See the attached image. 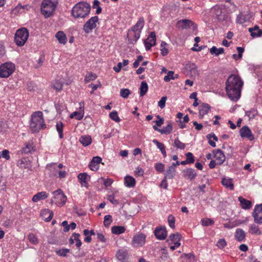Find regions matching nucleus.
<instances>
[{
	"instance_id": "obj_22",
	"label": "nucleus",
	"mask_w": 262,
	"mask_h": 262,
	"mask_svg": "<svg viewBox=\"0 0 262 262\" xmlns=\"http://www.w3.org/2000/svg\"><path fill=\"white\" fill-rule=\"evenodd\" d=\"M183 174L185 178H187L191 181L194 180L196 176L195 170L192 168H187L184 170Z\"/></svg>"
},
{
	"instance_id": "obj_29",
	"label": "nucleus",
	"mask_w": 262,
	"mask_h": 262,
	"mask_svg": "<svg viewBox=\"0 0 262 262\" xmlns=\"http://www.w3.org/2000/svg\"><path fill=\"white\" fill-rule=\"evenodd\" d=\"M249 31L253 37H259L262 34V30L259 29L257 26H255L254 28H249Z\"/></svg>"
},
{
	"instance_id": "obj_46",
	"label": "nucleus",
	"mask_w": 262,
	"mask_h": 262,
	"mask_svg": "<svg viewBox=\"0 0 262 262\" xmlns=\"http://www.w3.org/2000/svg\"><path fill=\"white\" fill-rule=\"evenodd\" d=\"M56 129L59 133L60 139L63 138V123L61 122H58L56 125Z\"/></svg>"
},
{
	"instance_id": "obj_25",
	"label": "nucleus",
	"mask_w": 262,
	"mask_h": 262,
	"mask_svg": "<svg viewBox=\"0 0 262 262\" xmlns=\"http://www.w3.org/2000/svg\"><path fill=\"white\" fill-rule=\"evenodd\" d=\"M241 207L244 209H249L251 207V202L242 196L238 197Z\"/></svg>"
},
{
	"instance_id": "obj_16",
	"label": "nucleus",
	"mask_w": 262,
	"mask_h": 262,
	"mask_svg": "<svg viewBox=\"0 0 262 262\" xmlns=\"http://www.w3.org/2000/svg\"><path fill=\"white\" fill-rule=\"evenodd\" d=\"M239 132L241 136L243 138H248L250 141L254 139V136L252 135L251 130L247 126L243 127L240 129Z\"/></svg>"
},
{
	"instance_id": "obj_13",
	"label": "nucleus",
	"mask_w": 262,
	"mask_h": 262,
	"mask_svg": "<svg viewBox=\"0 0 262 262\" xmlns=\"http://www.w3.org/2000/svg\"><path fill=\"white\" fill-rule=\"evenodd\" d=\"M156 41V34L154 32H151L148 37L144 41L146 50L148 51L151 47L155 46Z\"/></svg>"
},
{
	"instance_id": "obj_19",
	"label": "nucleus",
	"mask_w": 262,
	"mask_h": 262,
	"mask_svg": "<svg viewBox=\"0 0 262 262\" xmlns=\"http://www.w3.org/2000/svg\"><path fill=\"white\" fill-rule=\"evenodd\" d=\"M40 215L45 221L49 222L53 217V213L51 210L45 209L41 211Z\"/></svg>"
},
{
	"instance_id": "obj_54",
	"label": "nucleus",
	"mask_w": 262,
	"mask_h": 262,
	"mask_svg": "<svg viewBox=\"0 0 262 262\" xmlns=\"http://www.w3.org/2000/svg\"><path fill=\"white\" fill-rule=\"evenodd\" d=\"M112 222V216L110 215H106L104 217V225L106 227H108Z\"/></svg>"
},
{
	"instance_id": "obj_30",
	"label": "nucleus",
	"mask_w": 262,
	"mask_h": 262,
	"mask_svg": "<svg viewBox=\"0 0 262 262\" xmlns=\"http://www.w3.org/2000/svg\"><path fill=\"white\" fill-rule=\"evenodd\" d=\"M80 142L84 146H88L92 142V139L90 136H82L79 139Z\"/></svg>"
},
{
	"instance_id": "obj_40",
	"label": "nucleus",
	"mask_w": 262,
	"mask_h": 262,
	"mask_svg": "<svg viewBox=\"0 0 262 262\" xmlns=\"http://www.w3.org/2000/svg\"><path fill=\"white\" fill-rule=\"evenodd\" d=\"M214 14L215 17L220 21H222L224 19V16L222 15V9L219 8H214Z\"/></svg>"
},
{
	"instance_id": "obj_53",
	"label": "nucleus",
	"mask_w": 262,
	"mask_h": 262,
	"mask_svg": "<svg viewBox=\"0 0 262 262\" xmlns=\"http://www.w3.org/2000/svg\"><path fill=\"white\" fill-rule=\"evenodd\" d=\"M201 224L203 226H208L213 225L214 224V221L210 219L205 218L201 220Z\"/></svg>"
},
{
	"instance_id": "obj_7",
	"label": "nucleus",
	"mask_w": 262,
	"mask_h": 262,
	"mask_svg": "<svg viewBox=\"0 0 262 262\" xmlns=\"http://www.w3.org/2000/svg\"><path fill=\"white\" fill-rule=\"evenodd\" d=\"M53 198L51 200V203H55L59 206H62L65 204L67 201V196L63 193L61 189H58L52 192Z\"/></svg>"
},
{
	"instance_id": "obj_28",
	"label": "nucleus",
	"mask_w": 262,
	"mask_h": 262,
	"mask_svg": "<svg viewBox=\"0 0 262 262\" xmlns=\"http://www.w3.org/2000/svg\"><path fill=\"white\" fill-rule=\"evenodd\" d=\"M56 38L58 40L59 42L65 45L67 41L66 35L63 31H58L55 35Z\"/></svg>"
},
{
	"instance_id": "obj_21",
	"label": "nucleus",
	"mask_w": 262,
	"mask_h": 262,
	"mask_svg": "<svg viewBox=\"0 0 262 262\" xmlns=\"http://www.w3.org/2000/svg\"><path fill=\"white\" fill-rule=\"evenodd\" d=\"M77 177L82 186H86L90 180V176L86 173H80Z\"/></svg>"
},
{
	"instance_id": "obj_45",
	"label": "nucleus",
	"mask_w": 262,
	"mask_h": 262,
	"mask_svg": "<svg viewBox=\"0 0 262 262\" xmlns=\"http://www.w3.org/2000/svg\"><path fill=\"white\" fill-rule=\"evenodd\" d=\"M167 43H166L165 41H162L161 43V54L163 56H165L167 55L168 53V50L167 48Z\"/></svg>"
},
{
	"instance_id": "obj_23",
	"label": "nucleus",
	"mask_w": 262,
	"mask_h": 262,
	"mask_svg": "<svg viewBox=\"0 0 262 262\" xmlns=\"http://www.w3.org/2000/svg\"><path fill=\"white\" fill-rule=\"evenodd\" d=\"M210 109L209 104L203 103L199 107V117L202 118L205 115L207 114Z\"/></svg>"
},
{
	"instance_id": "obj_38",
	"label": "nucleus",
	"mask_w": 262,
	"mask_h": 262,
	"mask_svg": "<svg viewBox=\"0 0 262 262\" xmlns=\"http://www.w3.org/2000/svg\"><path fill=\"white\" fill-rule=\"evenodd\" d=\"M182 257L184 259L183 262H194L195 261L194 255L191 253L183 254Z\"/></svg>"
},
{
	"instance_id": "obj_11",
	"label": "nucleus",
	"mask_w": 262,
	"mask_h": 262,
	"mask_svg": "<svg viewBox=\"0 0 262 262\" xmlns=\"http://www.w3.org/2000/svg\"><path fill=\"white\" fill-rule=\"evenodd\" d=\"M252 216L256 223L262 224V204L255 205Z\"/></svg>"
},
{
	"instance_id": "obj_56",
	"label": "nucleus",
	"mask_w": 262,
	"mask_h": 262,
	"mask_svg": "<svg viewBox=\"0 0 262 262\" xmlns=\"http://www.w3.org/2000/svg\"><path fill=\"white\" fill-rule=\"evenodd\" d=\"M216 245L219 248L222 249L227 245V243L225 239L221 238L217 241Z\"/></svg>"
},
{
	"instance_id": "obj_12",
	"label": "nucleus",
	"mask_w": 262,
	"mask_h": 262,
	"mask_svg": "<svg viewBox=\"0 0 262 262\" xmlns=\"http://www.w3.org/2000/svg\"><path fill=\"white\" fill-rule=\"evenodd\" d=\"M177 27L181 29H188L192 27L193 30L197 28V26L191 20L184 19L179 20L177 23Z\"/></svg>"
},
{
	"instance_id": "obj_37",
	"label": "nucleus",
	"mask_w": 262,
	"mask_h": 262,
	"mask_svg": "<svg viewBox=\"0 0 262 262\" xmlns=\"http://www.w3.org/2000/svg\"><path fill=\"white\" fill-rule=\"evenodd\" d=\"M249 232L251 234H258L260 235L261 234V232L258 226L255 224L250 225L249 227Z\"/></svg>"
},
{
	"instance_id": "obj_26",
	"label": "nucleus",
	"mask_w": 262,
	"mask_h": 262,
	"mask_svg": "<svg viewBox=\"0 0 262 262\" xmlns=\"http://www.w3.org/2000/svg\"><path fill=\"white\" fill-rule=\"evenodd\" d=\"M35 150V146L32 141H29L25 144V146L23 147L21 150L22 153L28 154L32 151Z\"/></svg>"
},
{
	"instance_id": "obj_41",
	"label": "nucleus",
	"mask_w": 262,
	"mask_h": 262,
	"mask_svg": "<svg viewBox=\"0 0 262 262\" xmlns=\"http://www.w3.org/2000/svg\"><path fill=\"white\" fill-rule=\"evenodd\" d=\"M17 165L21 168H28L30 166V164L29 161L24 159L18 161Z\"/></svg>"
},
{
	"instance_id": "obj_55",
	"label": "nucleus",
	"mask_w": 262,
	"mask_h": 262,
	"mask_svg": "<svg viewBox=\"0 0 262 262\" xmlns=\"http://www.w3.org/2000/svg\"><path fill=\"white\" fill-rule=\"evenodd\" d=\"M130 94V91L127 89H122L120 90V96L123 98H127Z\"/></svg>"
},
{
	"instance_id": "obj_43",
	"label": "nucleus",
	"mask_w": 262,
	"mask_h": 262,
	"mask_svg": "<svg viewBox=\"0 0 262 262\" xmlns=\"http://www.w3.org/2000/svg\"><path fill=\"white\" fill-rule=\"evenodd\" d=\"M246 115L247 116L249 119H253L257 115V111L254 108H252L249 111L245 112Z\"/></svg>"
},
{
	"instance_id": "obj_27",
	"label": "nucleus",
	"mask_w": 262,
	"mask_h": 262,
	"mask_svg": "<svg viewBox=\"0 0 262 262\" xmlns=\"http://www.w3.org/2000/svg\"><path fill=\"white\" fill-rule=\"evenodd\" d=\"M48 198V194L45 191L38 192L33 196L32 201L37 202L41 200H45Z\"/></svg>"
},
{
	"instance_id": "obj_10",
	"label": "nucleus",
	"mask_w": 262,
	"mask_h": 262,
	"mask_svg": "<svg viewBox=\"0 0 262 262\" xmlns=\"http://www.w3.org/2000/svg\"><path fill=\"white\" fill-rule=\"evenodd\" d=\"M98 21V17L97 16L92 17L89 19L83 26V31L86 33H90L97 27V23Z\"/></svg>"
},
{
	"instance_id": "obj_24",
	"label": "nucleus",
	"mask_w": 262,
	"mask_h": 262,
	"mask_svg": "<svg viewBox=\"0 0 262 262\" xmlns=\"http://www.w3.org/2000/svg\"><path fill=\"white\" fill-rule=\"evenodd\" d=\"M124 184L129 188H133L136 185V180L132 176H126L124 177Z\"/></svg>"
},
{
	"instance_id": "obj_61",
	"label": "nucleus",
	"mask_w": 262,
	"mask_h": 262,
	"mask_svg": "<svg viewBox=\"0 0 262 262\" xmlns=\"http://www.w3.org/2000/svg\"><path fill=\"white\" fill-rule=\"evenodd\" d=\"M97 77L96 74H93L92 73H89L85 77V80L87 82L94 80Z\"/></svg>"
},
{
	"instance_id": "obj_36",
	"label": "nucleus",
	"mask_w": 262,
	"mask_h": 262,
	"mask_svg": "<svg viewBox=\"0 0 262 262\" xmlns=\"http://www.w3.org/2000/svg\"><path fill=\"white\" fill-rule=\"evenodd\" d=\"M235 237L236 239L239 241L241 242L245 238V233L244 231L241 229H237L235 233Z\"/></svg>"
},
{
	"instance_id": "obj_47",
	"label": "nucleus",
	"mask_w": 262,
	"mask_h": 262,
	"mask_svg": "<svg viewBox=\"0 0 262 262\" xmlns=\"http://www.w3.org/2000/svg\"><path fill=\"white\" fill-rule=\"evenodd\" d=\"M84 116V113L79 112H74L71 115L70 118H75L77 120H81Z\"/></svg>"
},
{
	"instance_id": "obj_50",
	"label": "nucleus",
	"mask_w": 262,
	"mask_h": 262,
	"mask_svg": "<svg viewBox=\"0 0 262 262\" xmlns=\"http://www.w3.org/2000/svg\"><path fill=\"white\" fill-rule=\"evenodd\" d=\"M168 223L170 228H175V217L171 214L168 215L167 218Z\"/></svg>"
},
{
	"instance_id": "obj_14",
	"label": "nucleus",
	"mask_w": 262,
	"mask_h": 262,
	"mask_svg": "<svg viewBox=\"0 0 262 262\" xmlns=\"http://www.w3.org/2000/svg\"><path fill=\"white\" fill-rule=\"evenodd\" d=\"M128 257V251L126 249L119 250L116 253L117 258L121 262H126Z\"/></svg>"
},
{
	"instance_id": "obj_20",
	"label": "nucleus",
	"mask_w": 262,
	"mask_h": 262,
	"mask_svg": "<svg viewBox=\"0 0 262 262\" xmlns=\"http://www.w3.org/2000/svg\"><path fill=\"white\" fill-rule=\"evenodd\" d=\"M251 16L249 14L244 13H240L237 16L236 23L239 24H243L246 22L250 21Z\"/></svg>"
},
{
	"instance_id": "obj_35",
	"label": "nucleus",
	"mask_w": 262,
	"mask_h": 262,
	"mask_svg": "<svg viewBox=\"0 0 262 262\" xmlns=\"http://www.w3.org/2000/svg\"><path fill=\"white\" fill-rule=\"evenodd\" d=\"M148 86L147 82L145 81H142L140 87V96H143L148 91Z\"/></svg>"
},
{
	"instance_id": "obj_15",
	"label": "nucleus",
	"mask_w": 262,
	"mask_h": 262,
	"mask_svg": "<svg viewBox=\"0 0 262 262\" xmlns=\"http://www.w3.org/2000/svg\"><path fill=\"white\" fill-rule=\"evenodd\" d=\"M214 157L217 164L221 165L225 161V156L221 149L213 151Z\"/></svg>"
},
{
	"instance_id": "obj_60",
	"label": "nucleus",
	"mask_w": 262,
	"mask_h": 262,
	"mask_svg": "<svg viewBox=\"0 0 262 262\" xmlns=\"http://www.w3.org/2000/svg\"><path fill=\"white\" fill-rule=\"evenodd\" d=\"M169 238L172 242L176 241L177 240L180 241L181 235L178 233H177L176 234H172L169 236Z\"/></svg>"
},
{
	"instance_id": "obj_34",
	"label": "nucleus",
	"mask_w": 262,
	"mask_h": 262,
	"mask_svg": "<svg viewBox=\"0 0 262 262\" xmlns=\"http://www.w3.org/2000/svg\"><path fill=\"white\" fill-rule=\"evenodd\" d=\"M176 169L173 166H169L165 174V178L167 179H172L175 176Z\"/></svg>"
},
{
	"instance_id": "obj_4",
	"label": "nucleus",
	"mask_w": 262,
	"mask_h": 262,
	"mask_svg": "<svg viewBox=\"0 0 262 262\" xmlns=\"http://www.w3.org/2000/svg\"><path fill=\"white\" fill-rule=\"evenodd\" d=\"M144 26L143 17H140L137 23L129 30L128 40L132 44H135L140 37L141 32Z\"/></svg>"
},
{
	"instance_id": "obj_1",
	"label": "nucleus",
	"mask_w": 262,
	"mask_h": 262,
	"mask_svg": "<svg viewBox=\"0 0 262 262\" xmlns=\"http://www.w3.org/2000/svg\"><path fill=\"white\" fill-rule=\"evenodd\" d=\"M243 82L236 75L232 74L226 82V91L229 98L232 101H236L241 97Z\"/></svg>"
},
{
	"instance_id": "obj_9",
	"label": "nucleus",
	"mask_w": 262,
	"mask_h": 262,
	"mask_svg": "<svg viewBox=\"0 0 262 262\" xmlns=\"http://www.w3.org/2000/svg\"><path fill=\"white\" fill-rule=\"evenodd\" d=\"M146 238L145 234L142 233H138L133 237L131 245L134 247H141L145 245Z\"/></svg>"
},
{
	"instance_id": "obj_3",
	"label": "nucleus",
	"mask_w": 262,
	"mask_h": 262,
	"mask_svg": "<svg viewBox=\"0 0 262 262\" xmlns=\"http://www.w3.org/2000/svg\"><path fill=\"white\" fill-rule=\"evenodd\" d=\"M30 125L32 131L34 132H38L46 127L43 114L41 111H37L32 114Z\"/></svg>"
},
{
	"instance_id": "obj_62",
	"label": "nucleus",
	"mask_w": 262,
	"mask_h": 262,
	"mask_svg": "<svg viewBox=\"0 0 262 262\" xmlns=\"http://www.w3.org/2000/svg\"><path fill=\"white\" fill-rule=\"evenodd\" d=\"M165 166L163 164L159 163H156L155 165V169L159 172H162L164 170Z\"/></svg>"
},
{
	"instance_id": "obj_8",
	"label": "nucleus",
	"mask_w": 262,
	"mask_h": 262,
	"mask_svg": "<svg viewBox=\"0 0 262 262\" xmlns=\"http://www.w3.org/2000/svg\"><path fill=\"white\" fill-rule=\"evenodd\" d=\"M15 65L12 62L4 63L0 66V77L6 78L10 76L15 70Z\"/></svg>"
},
{
	"instance_id": "obj_57",
	"label": "nucleus",
	"mask_w": 262,
	"mask_h": 262,
	"mask_svg": "<svg viewBox=\"0 0 262 262\" xmlns=\"http://www.w3.org/2000/svg\"><path fill=\"white\" fill-rule=\"evenodd\" d=\"M70 252V250L68 249L64 248L56 251V253L61 256H66L67 253Z\"/></svg>"
},
{
	"instance_id": "obj_64",
	"label": "nucleus",
	"mask_w": 262,
	"mask_h": 262,
	"mask_svg": "<svg viewBox=\"0 0 262 262\" xmlns=\"http://www.w3.org/2000/svg\"><path fill=\"white\" fill-rule=\"evenodd\" d=\"M1 156H2L3 158H5L6 160H9L10 159V156H9V151L7 149L3 150L1 152Z\"/></svg>"
},
{
	"instance_id": "obj_49",
	"label": "nucleus",
	"mask_w": 262,
	"mask_h": 262,
	"mask_svg": "<svg viewBox=\"0 0 262 262\" xmlns=\"http://www.w3.org/2000/svg\"><path fill=\"white\" fill-rule=\"evenodd\" d=\"M110 117L111 119L115 121L116 122H119L120 121V119L118 116V113L116 111H114L111 112L110 115Z\"/></svg>"
},
{
	"instance_id": "obj_5",
	"label": "nucleus",
	"mask_w": 262,
	"mask_h": 262,
	"mask_svg": "<svg viewBox=\"0 0 262 262\" xmlns=\"http://www.w3.org/2000/svg\"><path fill=\"white\" fill-rule=\"evenodd\" d=\"M57 4L58 0H43L40 7L41 13L45 17H49L53 14Z\"/></svg>"
},
{
	"instance_id": "obj_6",
	"label": "nucleus",
	"mask_w": 262,
	"mask_h": 262,
	"mask_svg": "<svg viewBox=\"0 0 262 262\" xmlns=\"http://www.w3.org/2000/svg\"><path fill=\"white\" fill-rule=\"evenodd\" d=\"M29 37V31L26 28L18 29L15 34L14 41L16 45L21 47L25 45Z\"/></svg>"
},
{
	"instance_id": "obj_17",
	"label": "nucleus",
	"mask_w": 262,
	"mask_h": 262,
	"mask_svg": "<svg viewBox=\"0 0 262 262\" xmlns=\"http://www.w3.org/2000/svg\"><path fill=\"white\" fill-rule=\"evenodd\" d=\"M154 233L156 238L160 240H163L167 236V231L165 228H156Z\"/></svg>"
},
{
	"instance_id": "obj_58",
	"label": "nucleus",
	"mask_w": 262,
	"mask_h": 262,
	"mask_svg": "<svg viewBox=\"0 0 262 262\" xmlns=\"http://www.w3.org/2000/svg\"><path fill=\"white\" fill-rule=\"evenodd\" d=\"M187 164L193 163L194 162V157L191 152H187L186 154Z\"/></svg>"
},
{
	"instance_id": "obj_48",
	"label": "nucleus",
	"mask_w": 262,
	"mask_h": 262,
	"mask_svg": "<svg viewBox=\"0 0 262 262\" xmlns=\"http://www.w3.org/2000/svg\"><path fill=\"white\" fill-rule=\"evenodd\" d=\"M174 144L177 148L181 149H184L186 146L185 144L181 142L178 138L174 139Z\"/></svg>"
},
{
	"instance_id": "obj_63",
	"label": "nucleus",
	"mask_w": 262,
	"mask_h": 262,
	"mask_svg": "<svg viewBox=\"0 0 262 262\" xmlns=\"http://www.w3.org/2000/svg\"><path fill=\"white\" fill-rule=\"evenodd\" d=\"M166 100V97H163L161 98V100L158 102V106L161 108H163L165 107Z\"/></svg>"
},
{
	"instance_id": "obj_59",
	"label": "nucleus",
	"mask_w": 262,
	"mask_h": 262,
	"mask_svg": "<svg viewBox=\"0 0 262 262\" xmlns=\"http://www.w3.org/2000/svg\"><path fill=\"white\" fill-rule=\"evenodd\" d=\"M153 143L155 144L157 147L162 151L165 149V146L162 143L159 142L157 139H154L152 141Z\"/></svg>"
},
{
	"instance_id": "obj_32",
	"label": "nucleus",
	"mask_w": 262,
	"mask_h": 262,
	"mask_svg": "<svg viewBox=\"0 0 262 262\" xmlns=\"http://www.w3.org/2000/svg\"><path fill=\"white\" fill-rule=\"evenodd\" d=\"M222 183L226 188H228L231 190L234 189V185L232 180L231 179L223 178L222 181Z\"/></svg>"
},
{
	"instance_id": "obj_2",
	"label": "nucleus",
	"mask_w": 262,
	"mask_h": 262,
	"mask_svg": "<svg viewBox=\"0 0 262 262\" xmlns=\"http://www.w3.org/2000/svg\"><path fill=\"white\" fill-rule=\"evenodd\" d=\"M91 6L86 2H81L76 4L72 9V15L75 18H83L89 14Z\"/></svg>"
},
{
	"instance_id": "obj_33",
	"label": "nucleus",
	"mask_w": 262,
	"mask_h": 262,
	"mask_svg": "<svg viewBox=\"0 0 262 262\" xmlns=\"http://www.w3.org/2000/svg\"><path fill=\"white\" fill-rule=\"evenodd\" d=\"M224 52V49L223 48H217L215 46H213L210 49V53L212 55L215 56H219L220 54H222Z\"/></svg>"
},
{
	"instance_id": "obj_44",
	"label": "nucleus",
	"mask_w": 262,
	"mask_h": 262,
	"mask_svg": "<svg viewBox=\"0 0 262 262\" xmlns=\"http://www.w3.org/2000/svg\"><path fill=\"white\" fill-rule=\"evenodd\" d=\"M52 85L55 89L59 91L62 90L63 82L61 81L56 80L52 83Z\"/></svg>"
},
{
	"instance_id": "obj_39",
	"label": "nucleus",
	"mask_w": 262,
	"mask_h": 262,
	"mask_svg": "<svg viewBox=\"0 0 262 262\" xmlns=\"http://www.w3.org/2000/svg\"><path fill=\"white\" fill-rule=\"evenodd\" d=\"M172 130V123L169 122L167 126L163 127L161 129L160 133L162 134H170Z\"/></svg>"
},
{
	"instance_id": "obj_18",
	"label": "nucleus",
	"mask_w": 262,
	"mask_h": 262,
	"mask_svg": "<svg viewBox=\"0 0 262 262\" xmlns=\"http://www.w3.org/2000/svg\"><path fill=\"white\" fill-rule=\"evenodd\" d=\"M101 161L102 159L99 157H94L89 164L90 168L93 171L97 170Z\"/></svg>"
},
{
	"instance_id": "obj_31",
	"label": "nucleus",
	"mask_w": 262,
	"mask_h": 262,
	"mask_svg": "<svg viewBox=\"0 0 262 262\" xmlns=\"http://www.w3.org/2000/svg\"><path fill=\"white\" fill-rule=\"evenodd\" d=\"M111 230L113 234L119 235L124 233L125 229L123 226H115L112 227Z\"/></svg>"
},
{
	"instance_id": "obj_42",
	"label": "nucleus",
	"mask_w": 262,
	"mask_h": 262,
	"mask_svg": "<svg viewBox=\"0 0 262 262\" xmlns=\"http://www.w3.org/2000/svg\"><path fill=\"white\" fill-rule=\"evenodd\" d=\"M178 76L177 74H176L174 76V72L173 71H169L167 73V75L164 77V80L166 82H168L171 79H174L175 78H178Z\"/></svg>"
},
{
	"instance_id": "obj_52",
	"label": "nucleus",
	"mask_w": 262,
	"mask_h": 262,
	"mask_svg": "<svg viewBox=\"0 0 262 262\" xmlns=\"http://www.w3.org/2000/svg\"><path fill=\"white\" fill-rule=\"evenodd\" d=\"M74 237V241H76V246L77 247L79 248L82 244L81 241L79 239V237L80 236V234L76 233H74L72 236Z\"/></svg>"
},
{
	"instance_id": "obj_51",
	"label": "nucleus",
	"mask_w": 262,
	"mask_h": 262,
	"mask_svg": "<svg viewBox=\"0 0 262 262\" xmlns=\"http://www.w3.org/2000/svg\"><path fill=\"white\" fill-rule=\"evenodd\" d=\"M28 238L29 241L34 245H36L38 243L36 236L33 233L29 234L28 236Z\"/></svg>"
}]
</instances>
